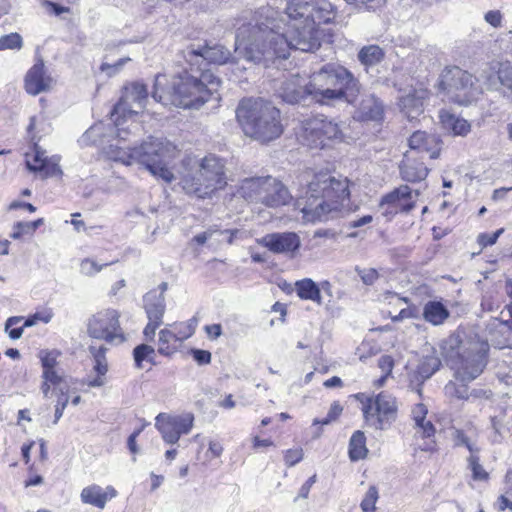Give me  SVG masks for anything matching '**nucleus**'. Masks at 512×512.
I'll return each instance as SVG.
<instances>
[{
	"label": "nucleus",
	"instance_id": "nucleus-1",
	"mask_svg": "<svg viewBox=\"0 0 512 512\" xmlns=\"http://www.w3.org/2000/svg\"><path fill=\"white\" fill-rule=\"evenodd\" d=\"M255 25L238 28L235 56L254 63H268L274 58L285 59L290 49L310 52L320 46L321 24L337 16L336 7L328 0H291L285 8V19L277 20L272 8H261Z\"/></svg>",
	"mask_w": 512,
	"mask_h": 512
},
{
	"label": "nucleus",
	"instance_id": "nucleus-2",
	"mask_svg": "<svg viewBox=\"0 0 512 512\" xmlns=\"http://www.w3.org/2000/svg\"><path fill=\"white\" fill-rule=\"evenodd\" d=\"M300 183L296 207L304 222L326 220L328 214L337 211L350 196L349 180L336 177L328 170L305 171Z\"/></svg>",
	"mask_w": 512,
	"mask_h": 512
},
{
	"label": "nucleus",
	"instance_id": "nucleus-3",
	"mask_svg": "<svg viewBox=\"0 0 512 512\" xmlns=\"http://www.w3.org/2000/svg\"><path fill=\"white\" fill-rule=\"evenodd\" d=\"M168 82L167 76L158 74L154 82L153 98L163 105H173L184 109H198L219 89L220 79L210 70L191 68Z\"/></svg>",
	"mask_w": 512,
	"mask_h": 512
},
{
	"label": "nucleus",
	"instance_id": "nucleus-4",
	"mask_svg": "<svg viewBox=\"0 0 512 512\" xmlns=\"http://www.w3.org/2000/svg\"><path fill=\"white\" fill-rule=\"evenodd\" d=\"M311 99L320 104L344 100L355 103L361 89L359 81L345 67L329 63L310 76Z\"/></svg>",
	"mask_w": 512,
	"mask_h": 512
},
{
	"label": "nucleus",
	"instance_id": "nucleus-5",
	"mask_svg": "<svg viewBox=\"0 0 512 512\" xmlns=\"http://www.w3.org/2000/svg\"><path fill=\"white\" fill-rule=\"evenodd\" d=\"M236 117L245 135L261 143L273 141L283 133L279 109L263 99L242 100Z\"/></svg>",
	"mask_w": 512,
	"mask_h": 512
},
{
	"label": "nucleus",
	"instance_id": "nucleus-6",
	"mask_svg": "<svg viewBox=\"0 0 512 512\" xmlns=\"http://www.w3.org/2000/svg\"><path fill=\"white\" fill-rule=\"evenodd\" d=\"M191 162V158L184 159L183 171L178 172L180 184L186 193L204 199L211 197L227 185L225 165L219 157L212 154L205 156L197 164L195 173L188 169Z\"/></svg>",
	"mask_w": 512,
	"mask_h": 512
},
{
	"label": "nucleus",
	"instance_id": "nucleus-7",
	"mask_svg": "<svg viewBox=\"0 0 512 512\" xmlns=\"http://www.w3.org/2000/svg\"><path fill=\"white\" fill-rule=\"evenodd\" d=\"M179 157L180 150L167 139L150 137L139 145L138 164L166 183L177 179Z\"/></svg>",
	"mask_w": 512,
	"mask_h": 512
},
{
	"label": "nucleus",
	"instance_id": "nucleus-8",
	"mask_svg": "<svg viewBox=\"0 0 512 512\" xmlns=\"http://www.w3.org/2000/svg\"><path fill=\"white\" fill-rule=\"evenodd\" d=\"M439 88L444 94L443 99L462 106L477 101L483 92L472 74L456 66L443 71Z\"/></svg>",
	"mask_w": 512,
	"mask_h": 512
},
{
	"label": "nucleus",
	"instance_id": "nucleus-9",
	"mask_svg": "<svg viewBox=\"0 0 512 512\" xmlns=\"http://www.w3.org/2000/svg\"><path fill=\"white\" fill-rule=\"evenodd\" d=\"M296 137L303 146L323 149L342 142L344 136L338 123L323 116H316L300 123Z\"/></svg>",
	"mask_w": 512,
	"mask_h": 512
},
{
	"label": "nucleus",
	"instance_id": "nucleus-10",
	"mask_svg": "<svg viewBox=\"0 0 512 512\" xmlns=\"http://www.w3.org/2000/svg\"><path fill=\"white\" fill-rule=\"evenodd\" d=\"M356 398L362 404V412L366 422L377 430L390 428L397 418L398 405L394 396L381 392L375 397L363 393L357 394Z\"/></svg>",
	"mask_w": 512,
	"mask_h": 512
},
{
	"label": "nucleus",
	"instance_id": "nucleus-11",
	"mask_svg": "<svg viewBox=\"0 0 512 512\" xmlns=\"http://www.w3.org/2000/svg\"><path fill=\"white\" fill-rule=\"evenodd\" d=\"M489 345L485 341L471 342L467 348L462 349L455 357L450 359V366L454 376L462 383L476 379L484 370Z\"/></svg>",
	"mask_w": 512,
	"mask_h": 512
},
{
	"label": "nucleus",
	"instance_id": "nucleus-12",
	"mask_svg": "<svg viewBox=\"0 0 512 512\" xmlns=\"http://www.w3.org/2000/svg\"><path fill=\"white\" fill-rule=\"evenodd\" d=\"M148 101V91L141 83H132L125 87L119 102L111 112L115 127L124 126L128 120L141 112Z\"/></svg>",
	"mask_w": 512,
	"mask_h": 512
},
{
	"label": "nucleus",
	"instance_id": "nucleus-13",
	"mask_svg": "<svg viewBox=\"0 0 512 512\" xmlns=\"http://www.w3.org/2000/svg\"><path fill=\"white\" fill-rule=\"evenodd\" d=\"M120 313L112 308H106L93 314L87 323V333L90 337L107 342L125 340L120 326Z\"/></svg>",
	"mask_w": 512,
	"mask_h": 512
},
{
	"label": "nucleus",
	"instance_id": "nucleus-14",
	"mask_svg": "<svg viewBox=\"0 0 512 512\" xmlns=\"http://www.w3.org/2000/svg\"><path fill=\"white\" fill-rule=\"evenodd\" d=\"M194 416L191 413L170 415L160 413L155 418V427L167 444H175L181 435L188 434L193 428Z\"/></svg>",
	"mask_w": 512,
	"mask_h": 512
},
{
	"label": "nucleus",
	"instance_id": "nucleus-15",
	"mask_svg": "<svg viewBox=\"0 0 512 512\" xmlns=\"http://www.w3.org/2000/svg\"><path fill=\"white\" fill-rule=\"evenodd\" d=\"M418 196V191L413 192L409 186L400 185L382 197L380 208L386 217H393L399 212L407 213L414 209Z\"/></svg>",
	"mask_w": 512,
	"mask_h": 512
},
{
	"label": "nucleus",
	"instance_id": "nucleus-16",
	"mask_svg": "<svg viewBox=\"0 0 512 512\" xmlns=\"http://www.w3.org/2000/svg\"><path fill=\"white\" fill-rule=\"evenodd\" d=\"M26 167L29 171L38 174L42 178L54 177L62 174L59 162L60 157L53 155L46 156V152L37 144L33 146L31 152L25 155Z\"/></svg>",
	"mask_w": 512,
	"mask_h": 512
},
{
	"label": "nucleus",
	"instance_id": "nucleus-17",
	"mask_svg": "<svg viewBox=\"0 0 512 512\" xmlns=\"http://www.w3.org/2000/svg\"><path fill=\"white\" fill-rule=\"evenodd\" d=\"M115 128L117 132V139L115 143L110 144L105 149L107 158L126 166H130L135 163L138 164L139 146L130 148L122 145V141L126 140V136L129 134L130 129H137L138 124L131 122V124L128 126V129H126L124 126Z\"/></svg>",
	"mask_w": 512,
	"mask_h": 512
},
{
	"label": "nucleus",
	"instance_id": "nucleus-18",
	"mask_svg": "<svg viewBox=\"0 0 512 512\" xmlns=\"http://www.w3.org/2000/svg\"><path fill=\"white\" fill-rule=\"evenodd\" d=\"M480 77L489 90H498L500 85L512 90V62H490L482 70Z\"/></svg>",
	"mask_w": 512,
	"mask_h": 512
},
{
	"label": "nucleus",
	"instance_id": "nucleus-19",
	"mask_svg": "<svg viewBox=\"0 0 512 512\" xmlns=\"http://www.w3.org/2000/svg\"><path fill=\"white\" fill-rule=\"evenodd\" d=\"M353 118L358 121H381L384 116V105L374 94H361L356 96Z\"/></svg>",
	"mask_w": 512,
	"mask_h": 512
},
{
	"label": "nucleus",
	"instance_id": "nucleus-20",
	"mask_svg": "<svg viewBox=\"0 0 512 512\" xmlns=\"http://www.w3.org/2000/svg\"><path fill=\"white\" fill-rule=\"evenodd\" d=\"M260 243L273 253L294 255L301 246V239L294 232H277L267 234Z\"/></svg>",
	"mask_w": 512,
	"mask_h": 512
},
{
	"label": "nucleus",
	"instance_id": "nucleus-21",
	"mask_svg": "<svg viewBox=\"0 0 512 512\" xmlns=\"http://www.w3.org/2000/svg\"><path fill=\"white\" fill-rule=\"evenodd\" d=\"M54 83L42 59H38L25 76V90L31 95L49 91Z\"/></svg>",
	"mask_w": 512,
	"mask_h": 512
},
{
	"label": "nucleus",
	"instance_id": "nucleus-22",
	"mask_svg": "<svg viewBox=\"0 0 512 512\" xmlns=\"http://www.w3.org/2000/svg\"><path fill=\"white\" fill-rule=\"evenodd\" d=\"M279 95L287 103H299L306 97H311L310 81L299 74H293L282 83Z\"/></svg>",
	"mask_w": 512,
	"mask_h": 512
},
{
	"label": "nucleus",
	"instance_id": "nucleus-23",
	"mask_svg": "<svg viewBox=\"0 0 512 512\" xmlns=\"http://www.w3.org/2000/svg\"><path fill=\"white\" fill-rule=\"evenodd\" d=\"M89 350L93 356V367L83 383L89 388H100L108 382L107 373L109 368L105 357L106 348L104 346L98 348L91 346Z\"/></svg>",
	"mask_w": 512,
	"mask_h": 512
},
{
	"label": "nucleus",
	"instance_id": "nucleus-24",
	"mask_svg": "<svg viewBox=\"0 0 512 512\" xmlns=\"http://www.w3.org/2000/svg\"><path fill=\"white\" fill-rule=\"evenodd\" d=\"M52 318V310L50 308H43L28 316L22 326L15 327L23 320V317L13 316L6 320L5 331L8 333L11 339L17 340L22 336L24 328L35 326L38 323L47 324L52 320Z\"/></svg>",
	"mask_w": 512,
	"mask_h": 512
},
{
	"label": "nucleus",
	"instance_id": "nucleus-25",
	"mask_svg": "<svg viewBox=\"0 0 512 512\" xmlns=\"http://www.w3.org/2000/svg\"><path fill=\"white\" fill-rule=\"evenodd\" d=\"M409 151H413L414 155L420 157L421 160L425 155L435 159L440 153V140L435 135L427 134L423 131L414 132L409 139Z\"/></svg>",
	"mask_w": 512,
	"mask_h": 512
},
{
	"label": "nucleus",
	"instance_id": "nucleus-26",
	"mask_svg": "<svg viewBox=\"0 0 512 512\" xmlns=\"http://www.w3.org/2000/svg\"><path fill=\"white\" fill-rule=\"evenodd\" d=\"M118 491L111 485L102 487L98 484H91L84 487L80 493V499L83 504L93 506L98 509H104L107 502L116 498Z\"/></svg>",
	"mask_w": 512,
	"mask_h": 512
},
{
	"label": "nucleus",
	"instance_id": "nucleus-27",
	"mask_svg": "<svg viewBox=\"0 0 512 512\" xmlns=\"http://www.w3.org/2000/svg\"><path fill=\"white\" fill-rule=\"evenodd\" d=\"M187 61L192 62L194 59L198 62L199 59L214 64H225L231 58V53L222 45L203 46L201 48L189 47L185 52Z\"/></svg>",
	"mask_w": 512,
	"mask_h": 512
},
{
	"label": "nucleus",
	"instance_id": "nucleus-28",
	"mask_svg": "<svg viewBox=\"0 0 512 512\" xmlns=\"http://www.w3.org/2000/svg\"><path fill=\"white\" fill-rule=\"evenodd\" d=\"M440 364L439 358L434 355L423 357L417 368L408 373L410 387L420 394L421 385L439 369Z\"/></svg>",
	"mask_w": 512,
	"mask_h": 512
},
{
	"label": "nucleus",
	"instance_id": "nucleus-29",
	"mask_svg": "<svg viewBox=\"0 0 512 512\" xmlns=\"http://www.w3.org/2000/svg\"><path fill=\"white\" fill-rule=\"evenodd\" d=\"M429 91L425 88H413L406 95L400 97L399 107L408 119H415L423 112L424 101Z\"/></svg>",
	"mask_w": 512,
	"mask_h": 512
},
{
	"label": "nucleus",
	"instance_id": "nucleus-30",
	"mask_svg": "<svg viewBox=\"0 0 512 512\" xmlns=\"http://www.w3.org/2000/svg\"><path fill=\"white\" fill-rule=\"evenodd\" d=\"M420 157L414 155L413 151H407L399 166L401 178L407 182H418L424 180L428 175V168L420 161Z\"/></svg>",
	"mask_w": 512,
	"mask_h": 512
},
{
	"label": "nucleus",
	"instance_id": "nucleus-31",
	"mask_svg": "<svg viewBox=\"0 0 512 512\" xmlns=\"http://www.w3.org/2000/svg\"><path fill=\"white\" fill-rule=\"evenodd\" d=\"M428 413L427 407L422 404H416L412 409V418L415 422V427L417 429L416 435H419L422 438L428 439V441L420 446L421 450L429 451L433 449L434 440L432 437L435 433V428L431 421L426 420V415Z\"/></svg>",
	"mask_w": 512,
	"mask_h": 512
},
{
	"label": "nucleus",
	"instance_id": "nucleus-32",
	"mask_svg": "<svg viewBox=\"0 0 512 512\" xmlns=\"http://www.w3.org/2000/svg\"><path fill=\"white\" fill-rule=\"evenodd\" d=\"M291 199L288 189L277 179L267 176L266 188L263 192L261 204L276 208L286 205Z\"/></svg>",
	"mask_w": 512,
	"mask_h": 512
},
{
	"label": "nucleus",
	"instance_id": "nucleus-33",
	"mask_svg": "<svg viewBox=\"0 0 512 512\" xmlns=\"http://www.w3.org/2000/svg\"><path fill=\"white\" fill-rule=\"evenodd\" d=\"M267 177L246 178L238 189L239 195L248 202L261 203Z\"/></svg>",
	"mask_w": 512,
	"mask_h": 512
},
{
	"label": "nucleus",
	"instance_id": "nucleus-34",
	"mask_svg": "<svg viewBox=\"0 0 512 512\" xmlns=\"http://www.w3.org/2000/svg\"><path fill=\"white\" fill-rule=\"evenodd\" d=\"M143 307L148 320L159 321L163 323V316L166 310L165 297L156 290L147 292L143 297Z\"/></svg>",
	"mask_w": 512,
	"mask_h": 512
},
{
	"label": "nucleus",
	"instance_id": "nucleus-35",
	"mask_svg": "<svg viewBox=\"0 0 512 512\" xmlns=\"http://www.w3.org/2000/svg\"><path fill=\"white\" fill-rule=\"evenodd\" d=\"M440 123L444 130L454 136H466L471 131L470 123L447 110L439 112Z\"/></svg>",
	"mask_w": 512,
	"mask_h": 512
},
{
	"label": "nucleus",
	"instance_id": "nucleus-36",
	"mask_svg": "<svg viewBox=\"0 0 512 512\" xmlns=\"http://www.w3.org/2000/svg\"><path fill=\"white\" fill-rule=\"evenodd\" d=\"M295 291L302 300H310L318 305L323 303L320 287L310 278L296 281Z\"/></svg>",
	"mask_w": 512,
	"mask_h": 512
},
{
	"label": "nucleus",
	"instance_id": "nucleus-37",
	"mask_svg": "<svg viewBox=\"0 0 512 512\" xmlns=\"http://www.w3.org/2000/svg\"><path fill=\"white\" fill-rule=\"evenodd\" d=\"M449 315V311L441 302L429 301L423 308L424 319L435 326L441 325Z\"/></svg>",
	"mask_w": 512,
	"mask_h": 512
},
{
	"label": "nucleus",
	"instance_id": "nucleus-38",
	"mask_svg": "<svg viewBox=\"0 0 512 512\" xmlns=\"http://www.w3.org/2000/svg\"><path fill=\"white\" fill-rule=\"evenodd\" d=\"M180 344L176 334L171 328H165L159 332L158 352L161 355L170 356L174 354Z\"/></svg>",
	"mask_w": 512,
	"mask_h": 512
},
{
	"label": "nucleus",
	"instance_id": "nucleus-39",
	"mask_svg": "<svg viewBox=\"0 0 512 512\" xmlns=\"http://www.w3.org/2000/svg\"><path fill=\"white\" fill-rule=\"evenodd\" d=\"M497 321V329L492 333L491 341L499 348H512V327L509 321Z\"/></svg>",
	"mask_w": 512,
	"mask_h": 512
},
{
	"label": "nucleus",
	"instance_id": "nucleus-40",
	"mask_svg": "<svg viewBox=\"0 0 512 512\" xmlns=\"http://www.w3.org/2000/svg\"><path fill=\"white\" fill-rule=\"evenodd\" d=\"M366 437L360 430L355 431L349 441V457L352 461L364 459L367 456Z\"/></svg>",
	"mask_w": 512,
	"mask_h": 512
},
{
	"label": "nucleus",
	"instance_id": "nucleus-41",
	"mask_svg": "<svg viewBox=\"0 0 512 512\" xmlns=\"http://www.w3.org/2000/svg\"><path fill=\"white\" fill-rule=\"evenodd\" d=\"M385 56V53L378 45H368L360 49L358 60L366 67L379 64Z\"/></svg>",
	"mask_w": 512,
	"mask_h": 512
},
{
	"label": "nucleus",
	"instance_id": "nucleus-42",
	"mask_svg": "<svg viewBox=\"0 0 512 512\" xmlns=\"http://www.w3.org/2000/svg\"><path fill=\"white\" fill-rule=\"evenodd\" d=\"M237 232V230H219L216 226H211L206 231L195 235L193 237V241L198 245H203L217 234L223 237V239L218 240V242H222L224 239H226V241L231 244L233 242V237Z\"/></svg>",
	"mask_w": 512,
	"mask_h": 512
},
{
	"label": "nucleus",
	"instance_id": "nucleus-43",
	"mask_svg": "<svg viewBox=\"0 0 512 512\" xmlns=\"http://www.w3.org/2000/svg\"><path fill=\"white\" fill-rule=\"evenodd\" d=\"M155 354V350L152 346L147 344H140L136 346L133 350V358L137 368H143V362L147 361L149 363H153V356Z\"/></svg>",
	"mask_w": 512,
	"mask_h": 512
},
{
	"label": "nucleus",
	"instance_id": "nucleus-44",
	"mask_svg": "<svg viewBox=\"0 0 512 512\" xmlns=\"http://www.w3.org/2000/svg\"><path fill=\"white\" fill-rule=\"evenodd\" d=\"M469 468L472 471V478L476 481H486L489 478V474L485 471L479 462L477 453H473L468 458Z\"/></svg>",
	"mask_w": 512,
	"mask_h": 512
},
{
	"label": "nucleus",
	"instance_id": "nucleus-45",
	"mask_svg": "<svg viewBox=\"0 0 512 512\" xmlns=\"http://www.w3.org/2000/svg\"><path fill=\"white\" fill-rule=\"evenodd\" d=\"M23 46V40L20 34L10 33L0 37V51L20 50Z\"/></svg>",
	"mask_w": 512,
	"mask_h": 512
},
{
	"label": "nucleus",
	"instance_id": "nucleus-46",
	"mask_svg": "<svg viewBox=\"0 0 512 512\" xmlns=\"http://www.w3.org/2000/svg\"><path fill=\"white\" fill-rule=\"evenodd\" d=\"M60 353L56 350H42L39 353L42 370L59 368L58 358Z\"/></svg>",
	"mask_w": 512,
	"mask_h": 512
},
{
	"label": "nucleus",
	"instance_id": "nucleus-47",
	"mask_svg": "<svg viewBox=\"0 0 512 512\" xmlns=\"http://www.w3.org/2000/svg\"><path fill=\"white\" fill-rule=\"evenodd\" d=\"M378 498L377 488L370 486L360 504L362 512H375Z\"/></svg>",
	"mask_w": 512,
	"mask_h": 512
},
{
	"label": "nucleus",
	"instance_id": "nucleus-48",
	"mask_svg": "<svg viewBox=\"0 0 512 512\" xmlns=\"http://www.w3.org/2000/svg\"><path fill=\"white\" fill-rule=\"evenodd\" d=\"M41 378L51 382L55 391H59V389H61L59 386L64 379L63 374L59 368L42 370Z\"/></svg>",
	"mask_w": 512,
	"mask_h": 512
},
{
	"label": "nucleus",
	"instance_id": "nucleus-49",
	"mask_svg": "<svg viewBox=\"0 0 512 512\" xmlns=\"http://www.w3.org/2000/svg\"><path fill=\"white\" fill-rule=\"evenodd\" d=\"M108 264L100 265L95 260L86 258L80 263V272L85 276H94L102 270L104 266Z\"/></svg>",
	"mask_w": 512,
	"mask_h": 512
},
{
	"label": "nucleus",
	"instance_id": "nucleus-50",
	"mask_svg": "<svg viewBox=\"0 0 512 512\" xmlns=\"http://www.w3.org/2000/svg\"><path fill=\"white\" fill-rule=\"evenodd\" d=\"M57 393L58 398L55 405L54 424H57L60 418L63 416L64 410L67 407L69 401L68 395L63 391V389H59Z\"/></svg>",
	"mask_w": 512,
	"mask_h": 512
},
{
	"label": "nucleus",
	"instance_id": "nucleus-51",
	"mask_svg": "<svg viewBox=\"0 0 512 512\" xmlns=\"http://www.w3.org/2000/svg\"><path fill=\"white\" fill-rule=\"evenodd\" d=\"M171 329L176 334L180 343L191 337L194 333V329L187 323H179L171 326Z\"/></svg>",
	"mask_w": 512,
	"mask_h": 512
},
{
	"label": "nucleus",
	"instance_id": "nucleus-52",
	"mask_svg": "<svg viewBox=\"0 0 512 512\" xmlns=\"http://www.w3.org/2000/svg\"><path fill=\"white\" fill-rule=\"evenodd\" d=\"M348 5L356 8H365L367 10H375L384 5L385 0H345Z\"/></svg>",
	"mask_w": 512,
	"mask_h": 512
},
{
	"label": "nucleus",
	"instance_id": "nucleus-53",
	"mask_svg": "<svg viewBox=\"0 0 512 512\" xmlns=\"http://www.w3.org/2000/svg\"><path fill=\"white\" fill-rule=\"evenodd\" d=\"M342 406L338 402H334L331 404V407L329 409V412L323 420L319 421L318 419H315L313 424H323L327 425L331 423L332 421L336 420L342 413Z\"/></svg>",
	"mask_w": 512,
	"mask_h": 512
},
{
	"label": "nucleus",
	"instance_id": "nucleus-54",
	"mask_svg": "<svg viewBox=\"0 0 512 512\" xmlns=\"http://www.w3.org/2000/svg\"><path fill=\"white\" fill-rule=\"evenodd\" d=\"M33 231L29 222H17L13 226V231L10 237L13 239H20L24 235H32Z\"/></svg>",
	"mask_w": 512,
	"mask_h": 512
},
{
	"label": "nucleus",
	"instance_id": "nucleus-55",
	"mask_svg": "<svg viewBox=\"0 0 512 512\" xmlns=\"http://www.w3.org/2000/svg\"><path fill=\"white\" fill-rule=\"evenodd\" d=\"M445 392L449 396L456 397L458 399H466L468 397V391L465 385L457 386L453 382H449L445 386Z\"/></svg>",
	"mask_w": 512,
	"mask_h": 512
},
{
	"label": "nucleus",
	"instance_id": "nucleus-56",
	"mask_svg": "<svg viewBox=\"0 0 512 512\" xmlns=\"http://www.w3.org/2000/svg\"><path fill=\"white\" fill-rule=\"evenodd\" d=\"M130 60L131 59L129 57H124L119 59L115 64L103 63L101 65V71L105 72L108 76H113L118 73L122 67Z\"/></svg>",
	"mask_w": 512,
	"mask_h": 512
},
{
	"label": "nucleus",
	"instance_id": "nucleus-57",
	"mask_svg": "<svg viewBox=\"0 0 512 512\" xmlns=\"http://www.w3.org/2000/svg\"><path fill=\"white\" fill-rule=\"evenodd\" d=\"M303 459V450L301 448L289 449L285 452L284 461L289 467L299 463Z\"/></svg>",
	"mask_w": 512,
	"mask_h": 512
},
{
	"label": "nucleus",
	"instance_id": "nucleus-58",
	"mask_svg": "<svg viewBox=\"0 0 512 512\" xmlns=\"http://www.w3.org/2000/svg\"><path fill=\"white\" fill-rule=\"evenodd\" d=\"M504 232V229H498L492 234L482 233L478 236V244L482 247H487L495 244L499 236Z\"/></svg>",
	"mask_w": 512,
	"mask_h": 512
},
{
	"label": "nucleus",
	"instance_id": "nucleus-59",
	"mask_svg": "<svg viewBox=\"0 0 512 512\" xmlns=\"http://www.w3.org/2000/svg\"><path fill=\"white\" fill-rule=\"evenodd\" d=\"M357 273L365 285H372L379 276L374 268L357 269Z\"/></svg>",
	"mask_w": 512,
	"mask_h": 512
},
{
	"label": "nucleus",
	"instance_id": "nucleus-60",
	"mask_svg": "<svg viewBox=\"0 0 512 512\" xmlns=\"http://www.w3.org/2000/svg\"><path fill=\"white\" fill-rule=\"evenodd\" d=\"M103 132V124L98 123L90 127L83 135V141H90L93 144H97V137Z\"/></svg>",
	"mask_w": 512,
	"mask_h": 512
},
{
	"label": "nucleus",
	"instance_id": "nucleus-61",
	"mask_svg": "<svg viewBox=\"0 0 512 512\" xmlns=\"http://www.w3.org/2000/svg\"><path fill=\"white\" fill-rule=\"evenodd\" d=\"M502 18V14L498 10H490L484 16L485 21L494 28L502 26Z\"/></svg>",
	"mask_w": 512,
	"mask_h": 512
},
{
	"label": "nucleus",
	"instance_id": "nucleus-62",
	"mask_svg": "<svg viewBox=\"0 0 512 512\" xmlns=\"http://www.w3.org/2000/svg\"><path fill=\"white\" fill-rule=\"evenodd\" d=\"M378 366L384 374L391 375L394 367V360L389 355H383L378 360Z\"/></svg>",
	"mask_w": 512,
	"mask_h": 512
},
{
	"label": "nucleus",
	"instance_id": "nucleus-63",
	"mask_svg": "<svg viewBox=\"0 0 512 512\" xmlns=\"http://www.w3.org/2000/svg\"><path fill=\"white\" fill-rule=\"evenodd\" d=\"M193 359L199 364H209L211 362V353L207 350L194 349L192 350Z\"/></svg>",
	"mask_w": 512,
	"mask_h": 512
},
{
	"label": "nucleus",
	"instance_id": "nucleus-64",
	"mask_svg": "<svg viewBox=\"0 0 512 512\" xmlns=\"http://www.w3.org/2000/svg\"><path fill=\"white\" fill-rule=\"evenodd\" d=\"M481 307L484 311L493 312L499 308V302L492 295H484L481 301Z\"/></svg>",
	"mask_w": 512,
	"mask_h": 512
}]
</instances>
